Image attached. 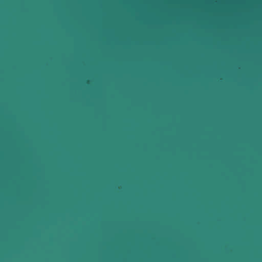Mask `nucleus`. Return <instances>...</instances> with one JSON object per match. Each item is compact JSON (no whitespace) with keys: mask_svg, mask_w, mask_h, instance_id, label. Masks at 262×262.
<instances>
[{"mask_svg":"<svg viewBox=\"0 0 262 262\" xmlns=\"http://www.w3.org/2000/svg\"><path fill=\"white\" fill-rule=\"evenodd\" d=\"M132 39L133 38V35L132 36Z\"/></svg>","mask_w":262,"mask_h":262,"instance_id":"1","label":"nucleus"},{"mask_svg":"<svg viewBox=\"0 0 262 262\" xmlns=\"http://www.w3.org/2000/svg\"><path fill=\"white\" fill-rule=\"evenodd\" d=\"M132 39L133 38V35L132 36Z\"/></svg>","mask_w":262,"mask_h":262,"instance_id":"2","label":"nucleus"},{"mask_svg":"<svg viewBox=\"0 0 262 262\" xmlns=\"http://www.w3.org/2000/svg\"><path fill=\"white\" fill-rule=\"evenodd\" d=\"M132 15H133V13H132Z\"/></svg>","mask_w":262,"mask_h":262,"instance_id":"3","label":"nucleus"}]
</instances>
